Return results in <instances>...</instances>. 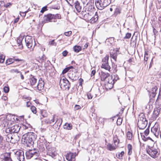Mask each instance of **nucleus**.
<instances>
[{
  "label": "nucleus",
  "mask_w": 161,
  "mask_h": 161,
  "mask_svg": "<svg viewBox=\"0 0 161 161\" xmlns=\"http://www.w3.org/2000/svg\"><path fill=\"white\" fill-rule=\"evenodd\" d=\"M113 140L115 145L116 146H117V145L118 144L119 142V140H118L117 137H114Z\"/></svg>",
  "instance_id": "obj_40"
},
{
  "label": "nucleus",
  "mask_w": 161,
  "mask_h": 161,
  "mask_svg": "<svg viewBox=\"0 0 161 161\" xmlns=\"http://www.w3.org/2000/svg\"><path fill=\"white\" fill-rule=\"evenodd\" d=\"M36 137V135L34 133L28 132L23 135L22 140L28 147H30L33 145Z\"/></svg>",
  "instance_id": "obj_1"
},
{
  "label": "nucleus",
  "mask_w": 161,
  "mask_h": 161,
  "mask_svg": "<svg viewBox=\"0 0 161 161\" xmlns=\"http://www.w3.org/2000/svg\"><path fill=\"white\" fill-rule=\"evenodd\" d=\"M148 54L147 53H146L144 55V59L145 61V62H144V63L145 64H147V61L148 59Z\"/></svg>",
  "instance_id": "obj_47"
},
{
  "label": "nucleus",
  "mask_w": 161,
  "mask_h": 161,
  "mask_svg": "<svg viewBox=\"0 0 161 161\" xmlns=\"http://www.w3.org/2000/svg\"><path fill=\"white\" fill-rule=\"evenodd\" d=\"M157 89V87L156 86H154L149 91L150 97L153 98L155 97Z\"/></svg>",
  "instance_id": "obj_18"
},
{
  "label": "nucleus",
  "mask_w": 161,
  "mask_h": 161,
  "mask_svg": "<svg viewBox=\"0 0 161 161\" xmlns=\"http://www.w3.org/2000/svg\"><path fill=\"white\" fill-rule=\"evenodd\" d=\"M94 7V0H90L85 6V9L88 12V14H93Z\"/></svg>",
  "instance_id": "obj_8"
},
{
  "label": "nucleus",
  "mask_w": 161,
  "mask_h": 161,
  "mask_svg": "<svg viewBox=\"0 0 161 161\" xmlns=\"http://www.w3.org/2000/svg\"><path fill=\"white\" fill-rule=\"evenodd\" d=\"M36 108L34 106H31V111L34 114H36Z\"/></svg>",
  "instance_id": "obj_45"
},
{
  "label": "nucleus",
  "mask_w": 161,
  "mask_h": 161,
  "mask_svg": "<svg viewBox=\"0 0 161 161\" xmlns=\"http://www.w3.org/2000/svg\"><path fill=\"white\" fill-rule=\"evenodd\" d=\"M140 115H139V116H140ZM141 121V118L139 117V118H138V122L137 124V125L138 126V127L139 128V130L141 129V127H140V121Z\"/></svg>",
  "instance_id": "obj_48"
},
{
  "label": "nucleus",
  "mask_w": 161,
  "mask_h": 161,
  "mask_svg": "<svg viewBox=\"0 0 161 161\" xmlns=\"http://www.w3.org/2000/svg\"><path fill=\"white\" fill-rule=\"evenodd\" d=\"M117 146H113L111 144L108 143L107 145V149L110 151H112L116 149Z\"/></svg>",
  "instance_id": "obj_27"
},
{
  "label": "nucleus",
  "mask_w": 161,
  "mask_h": 161,
  "mask_svg": "<svg viewBox=\"0 0 161 161\" xmlns=\"http://www.w3.org/2000/svg\"><path fill=\"white\" fill-rule=\"evenodd\" d=\"M47 10V7H44L42 8L41 10V12L43 13L44 12H45V11Z\"/></svg>",
  "instance_id": "obj_59"
},
{
  "label": "nucleus",
  "mask_w": 161,
  "mask_h": 161,
  "mask_svg": "<svg viewBox=\"0 0 161 161\" xmlns=\"http://www.w3.org/2000/svg\"><path fill=\"white\" fill-rule=\"evenodd\" d=\"M7 136L9 139L10 138L11 140L10 142L12 143L17 142L20 139V138L17 133H13L12 135L10 134H8Z\"/></svg>",
  "instance_id": "obj_11"
},
{
  "label": "nucleus",
  "mask_w": 161,
  "mask_h": 161,
  "mask_svg": "<svg viewBox=\"0 0 161 161\" xmlns=\"http://www.w3.org/2000/svg\"><path fill=\"white\" fill-rule=\"evenodd\" d=\"M53 18L55 19L56 20V19H61V16L60 14H53Z\"/></svg>",
  "instance_id": "obj_44"
},
{
  "label": "nucleus",
  "mask_w": 161,
  "mask_h": 161,
  "mask_svg": "<svg viewBox=\"0 0 161 161\" xmlns=\"http://www.w3.org/2000/svg\"><path fill=\"white\" fill-rule=\"evenodd\" d=\"M53 16L52 14H49L45 15L44 17V21L45 22H56V20L53 18Z\"/></svg>",
  "instance_id": "obj_15"
},
{
  "label": "nucleus",
  "mask_w": 161,
  "mask_h": 161,
  "mask_svg": "<svg viewBox=\"0 0 161 161\" xmlns=\"http://www.w3.org/2000/svg\"><path fill=\"white\" fill-rule=\"evenodd\" d=\"M48 45L56 46L57 45V43L55 42V40L54 39L53 40L49 42Z\"/></svg>",
  "instance_id": "obj_37"
},
{
  "label": "nucleus",
  "mask_w": 161,
  "mask_h": 161,
  "mask_svg": "<svg viewBox=\"0 0 161 161\" xmlns=\"http://www.w3.org/2000/svg\"><path fill=\"white\" fill-rule=\"evenodd\" d=\"M6 119L8 120L13 122L15 120V116L13 115H11L10 114H8L6 116Z\"/></svg>",
  "instance_id": "obj_28"
},
{
  "label": "nucleus",
  "mask_w": 161,
  "mask_h": 161,
  "mask_svg": "<svg viewBox=\"0 0 161 161\" xmlns=\"http://www.w3.org/2000/svg\"><path fill=\"white\" fill-rule=\"evenodd\" d=\"M47 154L51 156L52 158H54L57 155V153L55 151V148L49 146L46 147Z\"/></svg>",
  "instance_id": "obj_12"
},
{
  "label": "nucleus",
  "mask_w": 161,
  "mask_h": 161,
  "mask_svg": "<svg viewBox=\"0 0 161 161\" xmlns=\"http://www.w3.org/2000/svg\"><path fill=\"white\" fill-rule=\"evenodd\" d=\"M114 79L113 80L115 82H116L117 80L119 79V77L118 75L116 74H115L113 75Z\"/></svg>",
  "instance_id": "obj_51"
},
{
  "label": "nucleus",
  "mask_w": 161,
  "mask_h": 161,
  "mask_svg": "<svg viewBox=\"0 0 161 161\" xmlns=\"http://www.w3.org/2000/svg\"><path fill=\"white\" fill-rule=\"evenodd\" d=\"M86 11H87L85 9V11H83L81 12V14L82 16L85 18H86L87 17H88L87 16H89V14H88V13H87Z\"/></svg>",
  "instance_id": "obj_33"
},
{
  "label": "nucleus",
  "mask_w": 161,
  "mask_h": 161,
  "mask_svg": "<svg viewBox=\"0 0 161 161\" xmlns=\"http://www.w3.org/2000/svg\"><path fill=\"white\" fill-rule=\"evenodd\" d=\"M75 7L78 13H80L82 7L80 3L78 1H76L74 3Z\"/></svg>",
  "instance_id": "obj_20"
},
{
  "label": "nucleus",
  "mask_w": 161,
  "mask_h": 161,
  "mask_svg": "<svg viewBox=\"0 0 161 161\" xmlns=\"http://www.w3.org/2000/svg\"><path fill=\"white\" fill-rule=\"evenodd\" d=\"M144 116V114L142 113V129L145 128L147 125L148 122L146 118H144L143 116Z\"/></svg>",
  "instance_id": "obj_19"
},
{
  "label": "nucleus",
  "mask_w": 161,
  "mask_h": 161,
  "mask_svg": "<svg viewBox=\"0 0 161 161\" xmlns=\"http://www.w3.org/2000/svg\"><path fill=\"white\" fill-rule=\"evenodd\" d=\"M68 53V52L67 51L65 50L62 52V54L65 57L67 55Z\"/></svg>",
  "instance_id": "obj_60"
},
{
  "label": "nucleus",
  "mask_w": 161,
  "mask_h": 161,
  "mask_svg": "<svg viewBox=\"0 0 161 161\" xmlns=\"http://www.w3.org/2000/svg\"><path fill=\"white\" fill-rule=\"evenodd\" d=\"M109 59V56L106 55L102 60V65L101 66V68H104L106 70H108L110 72V69L111 67L109 65L108 63V60Z\"/></svg>",
  "instance_id": "obj_9"
},
{
  "label": "nucleus",
  "mask_w": 161,
  "mask_h": 161,
  "mask_svg": "<svg viewBox=\"0 0 161 161\" xmlns=\"http://www.w3.org/2000/svg\"><path fill=\"white\" fill-rule=\"evenodd\" d=\"M158 129L156 128H153V129H152V131H155V132H154V135L156 136H158Z\"/></svg>",
  "instance_id": "obj_42"
},
{
  "label": "nucleus",
  "mask_w": 161,
  "mask_h": 161,
  "mask_svg": "<svg viewBox=\"0 0 161 161\" xmlns=\"http://www.w3.org/2000/svg\"><path fill=\"white\" fill-rule=\"evenodd\" d=\"M25 42L28 48H31L32 51H33L36 45L34 39H33L31 36H27L25 38Z\"/></svg>",
  "instance_id": "obj_5"
},
{
  "label": "nucleus",
  "mask_w": 161,
  "mask_h": 161,
  "mask_svg": "<svg viewBox=\"0 0 161 161\" xmlns=\"http://www.w3.org/2000/svg\"><path fill=\"white\" fill-rule=\"evenodd\" d=\"M114 40V38L113 37L109 38L108 39H107L105 41L106 43H107V44L109 45L112 44Z\"/></svg>",
  "instance_id": "obj_30"
},
{
  "label": "nucleus",
  "mask_w": 161,
  "mask_h": 161,
  "mask_svg": "<svg viewBox=\"0 0 161 161\" xmlns=\"http://www.w3.org/2000/svg\"><path fill=\"white\" fill-rule=\"evenodd\" d=\"M15 156L19 161H25L24 153L22 150H20L17 151L15 153Z\"/></svg>",
  "instance_id": "obj_13"
},
{
  "label": "nucleus",
  "mask_w": 161,
  "mask_h": 161,
  "mask_svg": "<svg viewBox=\"0 0 161 161\" xmlns=\"http://www.w3.org/2000/svg\"><path fill=\"white\" fill-rule=\"evenodd\" d=\"M153 32L154 35V37H155V36L158 35V31L153 27Z\"/></svg>",
  "instance_id": "obj_50"
},
{
  "label": "nucleus",
  "mask_w": 161,
  "mask_h": 161,
  "mask_svg": "<svg viewBox=\"0 0 161 161\" xmlns=\"http://www.w3.org/2000/svg\"><path fill=\"white\" fill-rule=\"evenodd\" d=\"M44 83L42 81H39V82L37 85V89L39 91H42L43 89L44 88Z\"/></svg>",
  "instance_id": "obj_26"
},
{
  "label": "nucleus",
  "mask_w": 161,
  "mask_h": 161,
  "mask_svg": "<svg viewBox=\"0 0 161 161\" xmlns=\"http://www.w3.org/2000/svg\"><path fill=\"white\" fill-rule=\"evenodd\" d=\"M124 152L122 151L120 153H117L116 154V156L118 158H119L120 159H122V157L124 155Z\"/></svg>",
  "instance_id": "obj_32"
},
{
  "label": "nucleus",
  "mask_w": 161,
  "mask_h": 161,
  "mask_svg": "<svg viewBox=\"0 0 161 161\" xmlns=\"http://www.w3.org/2000/svg\"><path fill=\"white\" fill-rule=\"evenodd\" d=\"M20 127L18 125H15L11 127L8 128L6 129L7 133H10L11 134L12 133H18L19 131Z\"/></svg>",
  "instance_id": "obj_10"
},
{
  "label": "nucleus",
  "mask_w": 161,
  "mask_h": 161,
  "mask_svg": "<svg viewBox=\"0 0 161 161\" xmlns=\"http://www.w3.org/2000/svg\"><path fill=\"white\" fill-rule=\"evenodd\" d=\"M9 87L8 86H5L3 88V91L5 93H8L9 91Z\"/></svg>",
  "instance_id": "obj_53"
},
{
  "label": "nucleus",
  "mask_w": 161,
  "mask_h": 161,
  "mask_svg": "<svg viewBox=\"0 0 161 161\" xmlns=\"http://www.w3.org/2000/svg\"><path fill=\"white\" fill-rule=\"evenodd\" d=\"M142 147L145 149L147 153H148L151 157L153 158L157 157L158 155V149L156 147L150 146L147 144H143Z\"/></svg>",
  "instance_id": "obj_2"
},
{
  "label": "nucleus",
  "mask_w": 161,
  "mask_h": 161,
  "mask_svg": "<svg viewBox=\"0 0 161 161\" xmlns=\"http://www.w3.org/2000/svg\"><path fill=\"white\" fill-rule=\"evenodd\" d=\"M72 34L71 31H69L64 33V34L66 36H69Z\"/></svg>",
  "instance_id": "obj_54"
},
{
  "label": "nucleus",
  "mask_w": 161,
  "mask_h": 161,
  "mask_svg": "<svg viewBox=\"0 0 161 161\" xmlns=\"http://www.w3.org/2000/svg\"><path fill=\"white\" fill-rule=\"evenodd\" d=\"M41 115L43 117H46L47 115L48 114L46 110H42L41 111Z\"/></svg>",
  "instance_id": "obj_38"
},
{
  "label": "nucleus",
  "mask_w": 161,
  "mask_h": 161,
  "mask_svg": "<svg viewBox=\"0 0 161 161\" xmlns=\"http://www.w3.org/2000/svg\"><path fill=\"white\" fill-rule=\"evenodd\" d=\"M110 57L116 61L117 58L116 53H110Z\"/></svg>",
  "instance_id": "obj_43"
},
{
  "label": "nucleus",
  "mask_w": 161,
  "mask_h": 161,
  "mask_svg": "<svg viewBox=\"0 0 161 161\" xmlns=\"http://www.w3.org/2000/svg\"><path fill=\"white\" fill-rule=\"evenodd\" d=\"M75 155L74 153H68L66 156V159L68 161H72V159L74 158Z\"/></svg>",
  "instance_id": "obj_21"
},
{
  "label": "nucleus",
  "mask_w": 161,
  "mask_h": 161,
  "mask_svg": "<svg viewBox=\"0 0 161 161\" xmlns=\"http://www.w3.org/2000/svg\"><path fill=\"white\" fill-rule=\"evenodd\" d=\"M131 36V34L130 33H127L125 37V38L129 39L130 38Z\"/></svg>",
  "instance_id": "obj_56"
},
{
  "label": "nucleus",
  "mask_w": 161,
  "mask_h": 161,
  "mask_svg": "<svg viewBox=\"0 0 161 161\" xmlns=\"http://www.w3.org/2000/svg\"><path fill=\"white\" fill-rule=\"evenodd\" d=\"M69 70L68 69V68H67V67L65 68L63 70V71H62V74H65Z\"/></svg>",
  "instance_id": "obj_58"
},
{
  "label": "nucleus",
  "mask_w": 161,
  "mask_h": 161,
  "mask_svg": "<svg viewBox=\"0 0 161 161\" xmlns=\"http://www.w3.org/2000/svg\"><path fill=\"white\" fill-rule=\"evenodd\" d=\"M80 83H79V85L82 86V82L83 81V80L81 78H80L79 79Z\"/></svg>",
  "instance_id": "obj_64"
},
{
  "label": "nucleus",
  "mask_w": 161,
  "mask_h": 161,
  "mask_svg": "<svg viewBox=\"0 0 161 161\" xmlns=\"http://www.w3.org/2000/svg\"><path fill=\"white\" fill-rule=\"evenodd\" d=\"M159 109L157 108H156L154 109L152 115V117L153 119H155L158 117L159 114Z\"/></svg>",
  "instance_id": "obj_23"
},
{
  "label": "nucleus",
  "mask_w": 161,
  "mask_h": 161,
  "mask_svg": "<svg viewBox=\"0 0 161 161\" xmlns=\"http://www.w3.org/2000/svg\"><path fill=\"white\" fill-rule=\"evenodd\" d=\"M64 126V128L68 130H71L72 128V125L70 124H66Z\"/></svg>",
  "instance_id": "obj_41"
},
{
  "label": "nucleus",
  "mask_w": 161,
  "mask_h": 161,
  "mask_svg": "<svg viewBox=\"0 0 161 161\" xmlns=\"http://www.w3.org/2000/svg\"><path fill=\"white\" fill-rule=\"evenodd\" d=\"M111 3V0H100L95 1L97 8L99 10H103Z\"/></svg>",
  "instance_id": "obj_3"
},
{
  "label": "nucleus",
  "mask_w": 161,
  "mask_h": 161,
  "mask_svg": "<svg viewBox=\"0 0 161 161\" xmlns=\"http://www.w3.org/2000/svg\"><path fill=\"white\" fill-rule=\"evenodd\" d=\"M4 146L3 138L0 135V148H2Z\"/></svg>",
  "instance_id": "obj_39"
},
{
  "label": "nucleus",
  "mask_w": 161,
  "mask_h": 161,
  "mask_svg": "<svg viewBox=\"0 0 161 161\" xmlns=\"http://www.w3.org/2000/svg\"><path fill=\"white\" fill-rule=\"evenodd\" d=\"M5 56L3 55H0V63H3L4 61Z\"/></svg>",
  "instance_id": "obj_49"
},
{
  "label": "nucleus",
  "mask_w": 161,
  "mask_h": 161,
  "mask_svg": "<svg viewBox=\"0 0 161 161\" xmlns=\"http://www.w3.org/2000/svg\"><path fill=\"white\" fill-rule=\"evenodd\" d=\"M87 97L89 99H92V96L91 94L90 93H88L87 95Z\"/></svg>",
  "instance_id": "obj_61"
},
{
  "label": "nucleus",
  "mask_w": 161,
  "mask_h": 161,
  "mask_svg": "<svg viewBox=\"0 0 161 161\" xmlns=\"http://www.w3.org/2000/svg\"><path fill=\"white\" fill-rule=\"evenodd\" d=\"M37 79L35 78L34 76L32 77L30 79V82L31 85L32 86H33L35 85L36 83Z\"/></svg>",
  "instance_id": "obj_29"
},
{
  "label": "nucleus",
  "mask_w": 161,
  "mask_h": 161,
  "mask_svg": "<svg viewBox=\"0 0 161 161\" xmlns=\"http://www.w3.org/2000/svg\"><path fill=\"white\" fill-rule=\"evenodd\" d=\"M127 136L128 139L129 140H130L132 139V134L131 132L130 131H128L127 132Z\"/></svg>",
  "instance_id": "obj_35"
},
{
  "label": "nucleus",
  "mask_w": 161,
  "mask_h": 161,
  "mask_svg": "<svg viewBox=\"0 0 161 161\" xmlns=\"http://www.w3.org/2000/svg\"><path fill=\"white\" fill-rule=\"evenodd\" d=\"M27 12H28L27 11H25V12H20V15L21 16H25V15H26V13Z\"/></svg>",
  "instance_id": "obj_57"
},
{
  "label": "nucleus",
  "mask_w": 161,
  "mask_h": 161,
  "mask_svg": "<svg viewBox=\"0 0 161 161\" xmlns=\"http://www.w3.org/2000/svg\"><path fill=\"white\" fill-rule=\"evenodd\" d=\"M47 141L44 138V136H41L37 142V147L40 151L43 152L45 149V147L46 148V147H48L47 146Z\"/></svg>",
  "instance_id": "obj_4"
},
{
  "label": "nucleus",
  "mask_w": 161,
  "mask_h": 161,
  "mask_svg": "<svg viewBox=\"0 0 161 161\" xmlns=\"http://www.w3.org/2000/svg\"><path fill=\"white\" fill-rule=\"evenodd\" d=\"M110 75V74L108 73H106L104 72H102L101 75V80L103 81H106Z\"/></svg>",
  "instance_id": "obj_22"
},
{
  "label": "nucleus",
  "mask_w": 161,
  "mask_h": 161,
  "mask_svg": "<svg viewBox=\"0 0 161 161\" xmlns=\"http://www.w3.org/2000/svg\"><path fill=\"white\" fill-rule=\"evenodd\" d=\"M108 84L112 85V87H113V85L114 83L113 79V76L110 75L109 77L106 81Z\"/></svg>",
  "instance_id": "obj_24"
},
{
  "label": "nucleus",
  "mask_w": 161,
  "mask_h": 161,
  "mask_svg": "<svg viewBox=\"0 0 161 161\" xmlns=\"http://www.w3.org/2000/svg\"><path fill=\"white\" fill-rule=\"evenodd\" d=\"M81 47L80 46H75L74 47V51L78 53L81 50Z\"/></svg>",
  "instance_id": "obj_34"
},
{
  "label": "nucleus",
  "mask_w": 161,
  "mask_h": 161,
  "mask_svg": "<svg viewBox=\"0 0 161 161\" xmlns=\"http://www.w3.org/2000/svg\"><path fill=\"white\" fill-rule=\"evenodd\" d=\"M149 129H148V128H147L144 131V135L146 136H147L149 133Z\"/></svg>",
  "instance_id": "obj_55"
},
{
  "label": "nucleus",
  "mask_w": 161,
  "mask_h": 161,
  "mask_svg": "<svg viewBox=\"0 0 161 161\" xmlns=\"http://www.w3.org/2000/svg\"><path fill=\"white\" fill-rule=\"evenodd\" d=\"M55 121V115H54L53 116L50 118L44 119L42 121L43 124L49 125L53 124Z\"/></svg>",
  "instance_id": "obj_16"
},
{
  "label": "nucleus",
  "mask_w": 161,
  "mask_h": 161,
  "mask_svg": "<svg viewBox=\"0 0 161 161\" xmlns=\"http://www.w3.org/2000/svg\"><path fill=\"white\" fill-rule=\"evenodd\" d=\"M25 154L27 159H30L32 157L35 158L39 155V151L36 149L30 150L26 152Z\"/></svg>",
  "instance_id": "obj_7"
},
{
  "label": "nucleus",
  "mask_w": 161,
  "mask_h": 161,
  "mask_svg": "<svg viewBox=\"0 0 161 161\" xmlns=\"http://www.w3.org/2000/svg\"><path fill=\"white\" fill-rule=\"evenodd\" d=\"M5 4L4 3L3 1H0V6L3 7V6H4Z\"/></svg>",
  "instance_id": "obj_62"
},
{
  "label": "nucleus",
  "mask_w": 161,
  "mask_h": 161,
  "mask_svg": "<svg viewBox=\"0 0 161 161\" xmlns=\"http://www.w3.org/2000/svg\"><path fill=\"white\" fill-rule=\"evenodd\" d=\"M7 156H4V161H13L10 157V154L9 153H7Z\"/></svg>",
  "instance_id": "obj_31"
},
{
  "label": "nucleus",
  "mask_w": 161,
  "mask_h": 161,
  "mask_svg": "<svg viewBox=\"0 0 161 161\" xmlns=\"http://www.w3.org/2000/svg\"><path fill=\"white\" fill-rule=\"evenodd\" d=\"M80 105H76L75 106V109L76 110H78L80 108Z\"/></svg>",
  "instance_id": "obj_63"
},
{
  "label": "nucleus",
  "mask_w": 161,
  "mask_h": 161,
  "mask_svg": "<svg viewBox=\"0 0 161 161\" xmlns=\"http://www.w3.org/2000/svg\"><path fill=\"white\" fill-rule=\"evenodd\" d=\"M92 14H89V16H88L87 19L88 20L90 19V20L91 23H93L97 21L98 19V15L97 12L95 13L94 15L92 17Z\"/></svg>",
  "instance_id": "obj_17"
},
{
  "label": "nucleus",
  "mask_w": 161,
  "mask_h": 161,
  "mask_svg": "<svg viewBox=\"0 0 161 161\" xmlns=\"http://www.w3.org/2000/svg\"><path fill=\"white\" fill-rule=\"evenodd\" d=\"M56 120V122L54 123V124L57 125V128L59 129L62 123V119L61 118H59L55 119Z\"/></svg>",
  "instance_id": "obj_25"
},
{
  "label": "nucleus",
  "mask_w": 161,
  "mask_h": 161,
  "mask_svg": "<svg viewBox=\"0 0 161 161\" xmlns=\"http://www.w3.org/2000/svg\"><path fill=\"white\" fill-rule=\"evenodd\" d=\"M10 72L12 73H20V71H19L17 69H15L10 70Z\"/></svg>",
  "instance_id": "obj_46"
},
{
  "label": "nucleus",
  "mask_w": 161,
  "mask_h": 161,
  "mask_svg": "<svg viewBox=\"0 0 161 161\" xmlns=\"http://www.w3.org/2000/svg\"><path fill=\"white\" fill-rule=\"evenodd\" d=\"M59 84L61 88L63 90H68L70 88V83L65 78L60 79Z\"/></svg>",
  "instance_id": "obj_6"
},
{
  "label": "nucleus",
  "mask_w": 161,
  "mask_h": 161,
  "mask_svg": "<svg viewBox=\"0 0 161 161\" xmlns=\"http://www.w3.org/2000/svg\"><path fill=\"white\" fill-rule=\"evenodd\" d=\"M15 61L18 62L20 64L23 63L25 61L23 59H15L14 57L13 58H9L7 59L6 62V64L7 65H9Z\"/></svg>",
  "instance_id": "obj_14"
},
{
  "label": "nucleus",
  "mask_w": 161,
  "mask_h": 161,
  "mask_svg": "<svg viewBox=\"0 0 161 161\" xmlns=\"http://www.w3.org/2000/svg\"><path fill=\"white\" fill-rule=\"evenodd\" d=\"M122 121V119L121 118L118 119L117 121V125H120Z\"/></svg>",
  "instance_id": "obj_52"
},
{
  "label": "nucleus",
  "mask_w": 161,
  "mask_h": 161,
  "mask_svg": "<svg viewBox=\"0 0 161 161\" xmlns=\"http://www.w3.org/2000/svg\"><path fill=\"white\" fill-rule=\"evenodd\" d=\"M128 154L130 155L132 153V146L130 144L128 145Z\"/></svg>",
  "instance_id": "obj_36"
}]
</instances>
